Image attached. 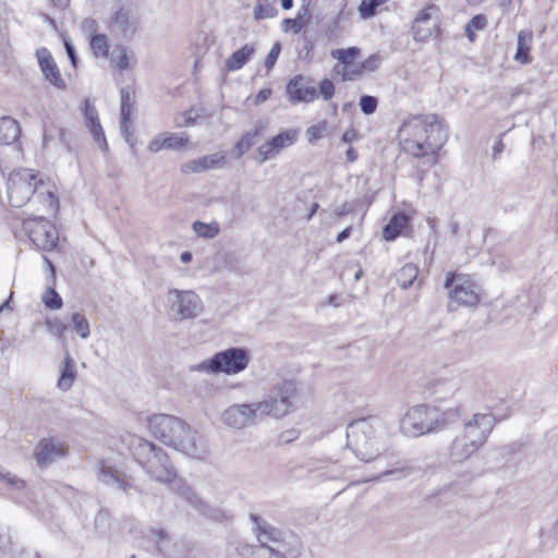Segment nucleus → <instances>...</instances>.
I'll return each instance as SVG.
<instances>
[{
    "instance_id": "obj_55",
    "label": "nucleus",
    "mask_w": 558,
    "mask_h": 558,
    "mask_svg": "<svg viewBox=\"0 0 558 558\" xmlns=\"http://www.w3.org/2000/svg\"><path fill=\"white\" fill-rule=\"evenodd\" d=\"M120 526L129 533H133L136 529L135 519L132 517H123L121 519Z\"/></svg>"
},
{
    "instance_id": "obj_39",
    "label": "nucleus",
    "mask_w": 558,
    "mask_h": 558,
    "mask_svg": "<svg viewBox=\"0 0 558 558\" xmlns=\"http://www.w3.org/2000/svg\"><path fill=\"white\" fill-rule=\"evenodd\" d=\"M163 138L166 142V149H181L185 147L189 143V136L185 133H166L163 134Z\"/></svg>"
},
{
    "instance_id": "obj_25",
    "label": "nucleus",
    "mask_w": 558,
    "mask_h": 558,
    "mask_svg": "<svg viewBox=\"0 0 558 558\" xmlns=\"http://www.w3.org/2000/svg\"><path fill=\"white\" fill-rule=\"evenodd\" d=\"M408 223L409 217L405 214H395L383 230L384 239L386 241L396 240L400 235L401 231L408 226Z\"/></svg>"
},
{
    "instance_id": "obj_9",
    "label": "nucleus",
    "mask_w": 558,
    "mask_h": 558,
    "mask_svg": "<svg viewBox=\"0 0 558 558\" xmlns=\"http://www.w3.org/2000/svg\"><path fill=\"white\" fill-rule=\"evenodd\" d=\"M438 407L430 404H418L407 411L401 428L404 434L417 437L439 430Z\"/></svg>"
},
{
    "instance_id": "obj_12",
    "label": "nucleus",
    "mask_w": 558,
    "mask_h": 558,
    "mask_svg": "<svg viewBox=\"0 0 558 558\" xmlns=\"http://www.w3.org/2000/svg\"><path fill=\"white\" fill-rule=\"evenodd\" d=\"M248 363L250 354L245 348L232 347L213 355V367L217 374H239L247 367Z\"/></svg>"
},
{
    "instance_id": "obj_58",
    "label": "nucleus",
    "mask_w": 558,
    "mask_h": 558,
    "mask_svg": "<svg viewBox=\"0 0 558 558\" xmlns=\"http://www.w3.org/2000/svg\"><path fill=\"white\" fill-rule=\"evenodd\" d=\"M298 437H299L298 430L289 429V430L283 432L280 435V441L288 444V442L292 441L293 439H296Z\"/></svg>"
},
{
    "instance_id": "obj_64",
    "label": "nucleus",
    "mask_w": 558,
    "mask_h": 558,
    "mask_svg": "<svg viewBox=\"0 0 558 558\" xmlns=\"http://www.w3.org/2000/svg\"><path fill=\"white\" fill-rule=\"evenodd\" d=\"M351 231H352L351 227H348V228L343 229L341 232H339L337 234L336 241L338 243L343 242L344 240H347L351 235Z\"/></svg>"
},
{
    "instance_id": "obj_44",
    "label": "nucleus",
    "mask_w": 558,
    "mask_h": 558,
    "mask_svg": "<svg viewBox=\"0 0 558 558\" xmlns=\"http://www.w3.org/2000/svg\"><path fill=\"white\" fill-rule=\"evenodd\" d=\"M377 98L371 95H364L360 99L361 111L366 116L374 113L377 109Z\"/></svg>"
},
{
    "instance_id": "obj_49",
    "label": "nucleus",
    "mask_w": 558,
    "mask_h": 558,
    "mask_svg": "<svg viewBox=\"0 0 558 558\" xmlns=\"http://www.w3.org/2000/svg\"><path fill=\"white\" fill-rule=\"evenodd\" d=\"M380 61H381L380 56H378L376 53L371 54L367 59H365L362 62L361 69L364 71L373 72L378 69Z\"/></svg>"
},
{
    "instance_id": "obj_52",
    "label": "nucleus",
    "mask_w": 558,
    "mask_h": 558,
    "mask_svg": "<svg viewBox=\"0 0 558 558\" xmlns=\"http://www.w3.org/2000/svg\"><path fill=\"white\" fill-rule=\"evenodd\" d=\"M486 23H487V20L486 17L483 15V14H477L475 16H473L470 22L468 23V25L470 26V28L472 29H477V31H481L483 29L485 26H486Z\"/></svg>"
},
{
    "instance_id": "obj_1",
    "label": "nucleus",
    "mask_w": 558,
    "mask_h": 558,
    "mask_svg": "<svg viewBox=\"0 0 558 558\" xmlns=\"http://www.w3.org/2000/svg\"><path fill=\"white\" fill-rule=\"evenodd\" d=\"M128 447L135 461L151 480L166 485H173L172 489L201 513L215 520L222 517L221 510L210 508L191 487L178 480L177 470L162 448L136 435L128 437Z\"/></svg>"
},
{
    "instance_id": "obj_53",
    "label": "nucleus",
    "mask_w": 558,
    "mask_h": 558,
    "mask_svg": "<svg viewBox=\"0 0 558 558\" xmlns=\"http://www.w3.org/2000/svg\"><path fill=\"white\" fill-rule=\"evenodd\" d=\"M166 148V142L163 138V134H160L159 136L155 137L148 145V149L151 153H158L159 150Z\"/></svg>"
},
{
    "instance_id": "obj_33",
    "label": "nucleus",
    "mask_w": 558,
    "mask_h": 558,
    "mask_svg": "<svg viewBox=\"0 0 558 558\" xmlns=\"http://www.w3.org/2000/svg\"><path fill=\"white\" fill-rule=\"evenodd\" d=\"M192 229L198 236L204 239H214L220 232V226L216 221L206 223L197 220L193 222Z\"/></svg>"
},
{
    "instance_id": "obj_16",
    "label": "nucleus",
    "mask_w": 558,
    "mask_h": 558,
    "mask_svg": "<svg viewBox=\"0 0 558 558\" xmlns=\"http://www.w3.org/2000/svg\"><path fill=\"white\" fill-rule=\"evenodd\" d=\"M100 481L113 489L123 492L126 496L144 493L133 477L105 465L100 469Z\"/></svg>"
},
{
    "instance_id": "obj_54",
    "label": "nucleus",
    "mask_w": 558,
    "mask_h": 558,
    "mask_svg": "<svg viewBox=\"0 0 558 558\" xmlns=\"http://www.w3.org/2000/svg\"><path fill=\"white\" fill-rule=\"evenodd\" d=\"M355 202L353 203H344L342 206H340L337 210H336V217L337 218H342L349 214H351L354 209H355Z\"/></svg>"
},
{
    "instance_id": "obj_21",
    "label": "nucleus",
    "mask_w": 558,
    "mask_h": 558,
    "mask_svg": "<svg viewBox=\"0 0 558 558\" xmlns=\"http://www.w3.org/2000/svg\"><path fill=\"white\" fill-rule=\"evenodd\" d=\"M84 117L86 121V126L88 128L92 136L99 144L100 148L106 150L108 145L104 130L99 122L98 112L94 106H90L88 104V100H85Z\"/></svg>"
},
{
    "instance_id": "obj_59",
    "label": "nucleus",
    "mask_w": 558,
    "mask_h": 558,
    "mask_svg": "<svg viewBox=\"0 0 558 558\" xmlns=\"http://www.w3.org/2000/svg\"><path fill=\"white\" fill-rule=\"evenodd\" d=\"M117 68L120 71L126 70L129 68V57L126 54L125 49L122 50L121 54L118 58Z\"/></svg>"
},
{
    "instance_id": "obj_24",
    "label": "nucleus",
    "mask_w": 558,
    "mask_h": 558,
    "mask_svg": "<svg viewBox=\"0 0 558 558\" xmlns=\"http://www.w3.org/2000/svg\"><path fill=\"white\" fill-rule=\"evenodd\" d=\"M255 53L254 45H244L241 49L234 51L226 61L228 71H238L242 69Z\"/></svg>"
},
{
    "instance_id": "obj_2",
    "label": "nucleus",
    "mask_w": 558,
    "mask_h": 558,
    "mask_svg": "<svg viewBox=\"0 0 558 558\" xmlns=\"http://www.w3.org/2000/svg\"><path fill=\"white\" fill-rule=\"evenodd\" d=\"M399 138L404 153L415 158L427 157L432 166L447 140V130L437 114L415 116L402 123Z\"/></svg>"
},
{
    "instance_id": "obj_30",
    "label": "nucleus",
    "mask_w": 558,
    "mask_h": 558,
    "mask_svg": "<svg viewBox=\"0 0 558 558\" xmlns=\"http://www.w3.org/2000/svg\"><path fill=\"white\" fill-rule=\"evenodd\" d=\"M264 130V126H255L254 130L245 133L235 144L234 155L236 158L242 157L252 146L256 144V138Z\"/></svg>"
},
{
    "instance_id": "obj_23",
    "label": "nucleus",
    "mask_w": 558,
    "mask_h": 558,
    "mask_svg": "<svg viewBox=\"0 0 558 558\" xmlns=\"http://www.w3.org/2000/svg\"><path fill=\"white\" fill-rule=\"evenodd\" d=\"M438 426L439 430L446 428L447 426L458 423L460 421H466V410L463 405L459 404L453 408L440 409L438 408Z\"/></svg>"
},
{
    "instance_id": "obj_15",
    "label": "nucleus",
    "mask_w": 558,
    "mask_h": 558,
    "mask_svg": "<svg viewBox=\"0 0 558 558\" xmlns=\"http://www.w3.org/2000/svg\"><path fill=\"white\" fill-rule=\"evenodd\" d=\"M66 454L65 445L53 437L43 438L38 441L35 449V460L37 465L46 469L51 463Z\"/></svg>"
},
{
    "instance_id": "obj_41",
    "label": "nucleus",
    "mask_w": 558,
    "mask_h": 558,
    "mask_svg": "<svg viewBox=\"0 0 558 558\" xmlns=\"http://www.w3.org/2000/svg\"><path fill=\"white\" fill-rule=\"evenodd\" d=\"M45 325L48 331L59 340L63 339L64 332L68 330V325L57 317L47 318Z\"/></svg>"
},
{
    "instance_id": "obj_50",
    "label": "nucleus",
    "mask_w": 558,
    "mask_h": 558,
    "mask_svg": "<svg viewBox=\"0 0 558 558\" xmlns=\"http://www.w3.org/2000/svg\"><path fill=\"white\" fill-rule=\"evenodd\" d=\"M37 197L44 198L47 210H56L59 206V201L52 192L48 191L46 194L39 193Z\"/></svg>"
},
{
    "instance_id": "obj_34",
    "label": "nucleus",
    "mask_w": 558,
    "mask_h": 558,
    "mask_svg": "<svg viewBox=\"0 0 558 558\" xmlns=\"http://www.w3.org/2000/svg\"><path fill=\"white\" fill-rule=\"evenodd\" d=\"M94 525L99 535L110 536L112 526L110 513L105 509L99 510L95 517Z\"/></svg>"
},
{
    "instance_id": "obj_28",
    "label": "nucleus",
    "mask_w": 558,
    "mask_h": 558,
    "mask_svg": "<svg viewBox=\"0 0 558 558\" xmlns=\"http://www.w3.org/2000/svg\"><path fill=\"white\" fill-rule=\"evenodd\" d=\"M310 20L311 11L308 8V3H306L300 9L296 17L284 19L282 21V29L284 32H288L291 28L294 34H299L303 29V27L310 22Z\"/></svg>"
},
{
    "instance_id": "obj_32",
    "label": "nucleus",
    "mask_w": 558,
    "mask_h": 558,
    "mask_svg": "<svg viewBox=\"0 0 558 558\" xmlns=\"http://www.w3.org/2000/svg\"><path fill=\"white\" fill-rule=\"evenodd\" d=\"M121 96V124L122 129L126 128V122L131 121V110L134 106L133 93L129 87H123L120 92Z\"/></svg>"
},
{
    "instance_id": "obj_36",
    "label": "nucleus",
    "mask_w": 558,
    "mask_h": 558,
    "mask_svg": "<svg viewBox=\"0 0 558 558\" xmlns=\"http://www.w3.org/2000/svg\"><path fill=\"white\" fill-rule=\"evenodd\" d=\"M71 320H72L75 332L82 339L88 338V336L90 333V329H89V323H88L87 318L85 317V315H83L78 312L73 313Z\"/></svg>"
},
{
    "instance_id": "obj_60",
    "label": "nucleus",
    "mask_w": 558,
    "mask_h": 558,
    "mask_svg": "<svg viewBox=\"0 0 558 558\" xmlns=\"http://www.w3.org/2000/svg\"><path fill=\"white\" fill-rule=\"evenodd\" d=\"M193 110L185 111L184 121L182 123H178L179 126H191L195 123L196 117L192 114Z\"/></svg>"
},
{
    "instance_id": "obj_42",
    "label": "nucleus",
    "mask_w": 558,
    "mask_h": 558,
    "mask_svg": "<svg viewBox=\"0 0 558 558\" xmlns=\"http://www.w3.org/2000/svg\"><path fill=\"white\" fill-rule=\"evenodd\" d=\"M327 121H319L317 124L311 125L306 130V136L311 144L327 135Z\"/></svg>"
},
{
    "instance_id": "obj_26",
    "label": "nucleus",
    "mask_w": 558,
    "mask_h": 558,
    "mask_svg": "<svg viewBox=\"0 0 558 558\" xmlns=\"http://www.w3.org/2000/svg\"><path fill=\"white\" fill-rule=\"evenodd\" d=\"M19 135L20 125L14 119L10 117L0 118V144L10 145L19 138Z\"/></svg>"
},
{
    "instance_id": "obj_19",
    "label": "nucleus",
    "mask_w": 558,
    "mask_h": 558,
    "mask_svg": "<svg viewBox=\"0 0 558 558\" xmlns=\"http://www.w3.org/2000/svg\"><path fill=\"white\" fill-rule=\"evenodd\" d=\"M296 141V132L294 130L283 131L271 140L259 146V162L272 158L280 149L291 146Z\"/></svg>"
},
{
    "instance_id": "obj_37",
    "label": "nucleus",
    "mask_w": 558,
    "mask_h": 558,
    "mask_svg": "<svg viewBox=\"0 0 558 558\" xmlns=\"http://www.w3.org/2000/svg\"><path fill=\"white\" fill-rule=\"evenodd\" d=\"M41 300L45 306L50 310H60L63 305L62 298L53 287H48Z\"/></svg>"
},
{
    "instance_id": "obj_3",
    "label": "nucleus",
    "mask_w": 558,
    "mask_h": 558,
    "mask_svg": "<svg viewBox=\"0 0 558 558\" xmlns=\"http://www.w3.org/2000/svg\"><path fill=\"white\" fill-rule=\"evenodd\" d=\"M296 395V385L286 380L272 387L260 402L251 404H233L222 413V421L230 427L243 428L247 424H254L265 415L280 418L288 414L292 407V399Z\"/></svg>"
},
{
    "instance_id": "obj_18",
    "label": "nucleus",
    "mask_w": 558,
    "mask_h": 558,
    "mask_svg": "<svg viewBox=\"0 0 558 558\" xmlns=\"http://www.w3.org/2000/svg\"><path fill=\"white\" fill-rule=\"evenodd\" d=\"M138 25V16L131 8H121L110 20V28L114 34L129 38L134 35Z\"/></svg>"
},
{
    "instance_id": "obj_56",
    "label": "nucleus",
    "mask_w": 558,
    "mask_h": 558,
    "mask_svg": "<svg viewBox=\"0 0 558 558\" xmlns=\"http://www.w3.org/2000/svg\"><path fill=\"white\" fill-rule=\"evenodd\" d=\"M64 48L71 61V64L75 68L77 64V56L74 46L70 41H64Z\"/></svg>"
},
{
    "instance_id": "obj_22",
    "label": "nucleus",
    "mask_w": 558,
    "mask_h": 558,
    "mask_svg": "<svg viewBox=\"0 0 558 558\" xmlns=\"http://www.w3.org/2000/svg\"><path fill=\"white\" fill-rule=\"evenodd\" d=\"M223 160L222 156L217 154L208 155L198 159L190 160L181 166L182 173H199L205 170L216 168Z\"/></svg>"
},
{
    "instance_id": "obj_27",
    "label": "nucleus",
    "mask_w": 558,
    "mask_h": 558,
    "mask_svg": "<svg viewBox=\"0 0 558 558\" xmlns=\"http://www.w3.org/2000/svg\"><path fill=\"white\" fill-rule=\"evenodd\" d=\"M533 35L531 32H520L517 40V52L514 60L521 64L531 62L530 50Z\"/></svg>"
},
{
    "instance_id": "obj_38",
    "label": "nucleus",
    "mask_w": 558,
    "mask_h": 558,
    "mask_svg": "<svg viewBox=\"0 0 558 558\" xmlns=\"http://www.w3.org/2000/svg\"><path fill=\"white\" fill-rule=\"evenodd\" d=\"M278 9L270 3H262L259 0L254 8V19L257 21L277 16Z\"/></svg>"
},
{
    "instance_id": "obj_11",
    "label": "nucleus",
    "mask_w": 558,
    "mask_h": 558,
    "mask_svg": "<svg viewBox=\"0 0 558 558\" xmlns=\"http://www.w3.org/2000/svg\"><path fill=\"white\" fill-rule=\"evenodd\" d=\"M167 302L173 320L194 319L204 311L202 299L192 290L170 289Z\"/></svg>"
},
{
    "instance_id": "obj_62",
    "label": "nucleus",
    "mask_w": 558,
    "mask_h": 558,
    "mask_svg": "<svg viewBox=\"0 0 558 558\" xmlns=\"http://www.w3.org/2000/svg\"><path fill=\"white\" fill-rule=\"evenodd\" d=\"M96 26L97 25H96L95 20H92V19H86L82 23V28L85 32H94V31H96Z\"/></svg>"
},
{
    "instance_id": "obj_13",
    "label": "nucleus",
    "mask_w": 558,
    "mask_h": 558,
    "mask_svg": "<svg viewBox=\"0 0 558 558\" xmlns=\"http://www.w3.org/2000/svg\"><path fill=\"white\" fill-rule=\"evenodd\" d=\"M438 13L436 4H428L417 12L411 31L416 43H424L439 33Z\"/></svg>"
},
{
    "instance_id": "obj_7",
    "label": "nucleus",
    "mask_w": 558,
    "mask_h": 558,
    "mask_svg": "<svg viewBox=\"0 0 558 558\" xmlns=\"http://www.w3.org/2000/svg\"><path fill=\"white\" fill-rule=\"evenodd\" d=\"M347 446L360 461L369 462L379 456L381 447L372 418H360L348 425Z\"/></svg>"
},
{
    "instance_id": "obj_31",
    "label": "nucleus",
    "mask_w": 558,
    "mask_h": 558,
    "mask_svg": "<svg viewBox=\"0 0 558 558\" xmlns=\"http://www.w3.org/2000/svg\"><path fill=\"white\" fill-rule=\"evenodd\" d=\"M418 267L415 264L408 263L396 274L397 282L402 289H408L416 280Z\"/></svg>"
},
{
    "instance_id": "obj_17",
    "label": "nucleus",
    "mask_w": 558,
    "mask_h": 558,
    "mask_svg": "<svg viewBox=\"0 0 558 558\" xmlns=\"http://www.w3.org/2000/svg\"><path fill=\"white\" fill-rule=\"evenodd\" d=\"M287 94L292 102H311L318 96L313 80L303 75H296L288 82Z\"/></svg>"
},
{
    "instance_id": "obj_43",
    "label": "nucleus",
    "mask_w": 558,
    "mask_h": 558,
    "mask_svg": "<svg viewBox=\"0 0 558 558\" xmlns=\"http://www.w3.org/2000/svg\"><path fill=\"white\" fill-rule=\"evenodd\" d=\"M360 50L356 47L347 49H337L331 52L333 58H337L341 63L348 65L359 54Z\"/></svg>"
},
{
    "instance_id": "obj_48",
    "label": "nucleus",
    "mask_w": 558,
    "mask_h": 558,
    "mask_svg": "<svg viewBox=\"0 0 558 558\" xmlns=\"http://www.w3.org/2000/svg\"><path fill=\"white\" fill-rule=\"evenodd\" d=\"M319 93L324 100H329L335 95V85L329 78L319 82Z\"/></svg>"
},
{
    "instance_id": "obj_61",
    "label": "nucleus",
    "mask_w": 558,
    "mask_h": 558,
    "mask_svg": "<svg viewBox=\"0 0 558 558\" xmlns=\"http://www.w3.org/2000/svg\"><path fill=\"white\" fill-rule=\"evenodd\" d=\"M270 95H271L270 88H264V89L259 90V93L256 95V102L260 104V102L266 101L270 97Z\"/></svg>"
},
{
    "instance_id": "obj_5",
    "label": "nucleus",
    "mask_w": 558,
    "mask_h": 558,
    "mask_svg": "<svg viewBox=\"0 0 558 558\" xmlns=\"http://www.w3.org/2000/svg\"><path fill=\"white\" fill-rule=\"evenodd\" d=\"M253 533L259 545L252 548L253 558H298L301 555L300 537L281 531L258 514L251 513Z\"/></svg>"
},
{
    "instance_id": "obj_29",
    "label": "nucleus",
    "mask_w": 558,
    "mask_h": 558,
    "mask_svg": "<svg viewBox=\"0 0 558 558\" xmlns=\"http://www.w3.org/2000/svg\"><path fill=\"white\" fill-rule=\"evenodd\" d=\"M76 377L75 364L70 354H66L61 375L58 380V388L62 391H68Z\"/></svg>"
},
{
    "instance_id": "obj_63",
    "label": "nucleus",
    "mask_w": 558,
    "mask_h": 558,
    "mask_svg": "<svg viewBox=\"0 0 558 558\" xmlns=\"http://www.w3.org/2000/svg\"><path fill=\"white\" fill-rule=\"evenodd\" d=\"M44 257V260L47 265V270L50 272V278H51V281L52 283L54 282L56 280V269H54V266L52 264V262L47 257V256H43Z\"/></svg>"
},
{
    "instance_id": "obj_47",
    "label": "nucleus",
    "mask_w": 558,
    "mask_h": 558,
    "mask_svg": "<svg viewBox=\"0 0 558 558\" xmlns=\"http://www.w3.org/2000/svg\"><path fill=\"white\" fill-rule=\"evenodd\" d=\"M413 472H414V468L408 463H404L399 468L385 471L381 475L383 476L397 475L398 478H402V477H407V476L411 475Z\"/></svg>"
},
{
    "instance_id": "obj_46",
    "label": "nucleus",
    "mask_w": 558,
    "mask_h": 558,
    "mask_svg": "<svg viewBox=\"0 0 558 558\" xmlns=\"http://www.w3.org/2000/svg\"><path fill=\"white\" fill-rule=\"evenodd\" d=\"M281 51V44L279 41L275 43L268 52L266 59H265V68L269 71L274 68L276 64L278 57Z\"/></svg>"
},
{
    "instance_id": "obj_45",
    "label": "nucleus",
    "mask_w": 558,
    "mask_h": 558,
    "mask_svg": "<svg viewBox=\"0 0 558 558\" xmlns=\"http://www.w3.org/2000/svg\"><path fill=\"white\" fill-rule=\"evenodd\" d=\"M378 7L374 0H362L357 10L360 16L365 20L374 16Z\"/></svg>"
},
{
    "instance_id": "obj_10",
    "label": "nucleus",
    "mask_w": 558,
    "mask_h": 558,
    "mask_svg": "<svg viewBox=\"0 0 558 558\" xmlns=\"http://www.w3.org/2000/svg\"><path fill=\"white\" fill-rule=\"evenodd\" d=\"M7 184L9 202L16 208L27 204L32 196L45 185L29 169L14 170L9 175Z\"/></svg>"
},
{
    "instance_id": "obj_57",
    "label": "nucleus",
    "mask_w": 558,
    "mask_h": 558,
    "mask_svg": "<svg viewBox=\"0 0 558 558\" xmlns=\"http://www.w3.org/2000/svg\"><path fill=\"white\" fill-rule=\"evenodd\" d=\"M357 140V131L353 128L348 129L341 136V142L349 144Z\"/></svg>"
},
{
    "instance_id": "obj_4",
    "label": "nucleus",
    "mask_w": 558,
    "mask_h": 558,
    "mask_svg": "<svg viewBox=\"0 0 558 558\" xmlns=\"http://www.w3.org/2000/svg\"><path fill=\"white\" fill-rule=\"evenodd\" d=\"M148 426L155 438L191 458L204 460L209 453L203 437L177 416L154 414Z\"/></svg>"
},
{
    "instance_id": "obj_35",
    "label": "nucleus",
    "mask_w": 558,
    "mask_h": 558,
    "mask_svg": "<svg viewBox=\"0 0 558 558\" xmlns=\"http://www.w3.org/2000/svg\"><path fill=\"white\" fill-rule=\"evenodd\" d=\"M90 48L97 57H108L109 43L104 34L94 35L90 39Z\"/></svg>"
},
{
    "instance_id": "obj_8",
    "label": "nucleus",
    "mask_w": 558,
    "mask_h": 558,
    "mask_svg": "<svg viewBox=\"0 0 558 558\" xmlns=\"http://www.w3.org/2000/svg\"><path fill=\"white\" fill-rule=\"evenodd\" d=\"M444 287L448 291L450 310H453L454 303L466 307H474L480 303L481 289L468 275L448 271Z\"/></svg>"
},
{
    "instance_id": "obj_40",
    "label": "nucleus",
    "mask_w": 558,
    "mask_h": 558,
    "mask_svg": "<svg viewBox=\"0 0 558 558\" xmlns=\"http://www.w3.org/2000/svg\"><path fill=\"white\" fill-rule=\"evenodd\" d=\"M150 534L156 538V549L163 558H171V551L162 546V542H169V536L163 529L151 530Z\"/></svg>"
},
{
    "instance_id": "obj_6",
    "label": "nucleus",
    "mask_w": 558,
    "mask_h": 558,
    "mask_svg": "<svg viewBox=\"0 0 558 558\" xmlns=\"http://www.w3.org/2000/svg\"><path fill=\"white\" fill-rule=\"evenodd\" d=\"M492 413H475L463 423L462 432L454 437L449 448V458L461 463L471 458L482 448L496 425Z\"/></svg>"
},
{
    "instance_id": "obj_51",
    "label": "nucleus",
    "mask_w": 558,
    "mask_h": 558,
    "mask_svg": "<svg viewBox=\"0 0 558 558\" xmlns=\"http://www.w3.org/2000/svg\"><path fill=\"white\" fill-rule=\"evenodd\" d=\"M191 369L206 374H217V371L213 367V356L209 360H205L197 365L192 366Z\"/></svg>"
},
{
    "instance_id": "obj_14",
    "label": "nucleus",
    "mask_w": 558,
    "mask_h": 558,
    "mask_svg": "<svg viewBox=\"0 0 558 558\" xmlns=\"http://www.w3.org/2000/svg\"><path fill=\"white\" fill-rule=\"evenodd\" d=\"M31 241L44 251H51L58 244V231L54 226L45 217L34 220V226L26 225Z\"/></svg>"
},
{
    "instance_id": "obj_20",
    "label": "nucleus",
    "mask_w": 558,
    "mask_h": 558,
    "mask_svg": "<svg viewBox=\"0 0 558 558\" xmlns=\"http://www.w3.org/2000/svg\"><path fill=\"white\" fill-rule=\"evenodd\" d=\"M37 57L45 78L58 89H64L66 87L65 82L61 77L60 71L50 52L46 48H43L37 51Z\"/></svg>"
}]
</instances>
